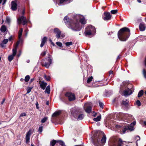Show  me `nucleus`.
I'll return each mask as SVG.
<instances>
[{"instance_id":"nucleus-1","label":"nucleus","mask_w":146,"mask_h":146,"mask_svg":"<svg viewBox=\"0 0 146 146\" xmlns=\"http://www.w3.org/2000/svg\"><path fill=\"white\" fill-rule=\"evenodd\" d=\"M101 141L102 143L106 142V135L102 132H99L95 133L94 136L92 137V143L96 146H102L103 145L99 143L101 138L102 137Z\"/></svg>"},{"instance_id":"nucleus-2","label":"nucleus","mask_w":146,"mask_h":146,"mask_svg":"<svg viewBox=\"0 0 146 146\" xmlns=\"http://www.w3.org/2000/svg\"><path fill=\"white\" fill-rule=\"evenodd\" d=\"M130 34V30L127 27L120 29L118 32L117 35L119 39L121 41H126Z\"/></svg>"},{"instance_id":"nucleus-3","label":"nucleus","mask_w":146,"mask_h":146,"mask_svg":"<svg viewBox=\"0 0 146 146\" xmlns=\"http://www.w3.org/2000/svg\"><path fill=\"white\" fill-rule=\"evenodd\" d=\"M96 32V30L94 27L89 26L86 29L84 32L85 35L86 36L93 35Z\"/></svg>"},{"instance_id":"nucleus-4","label":"nucleus","mask_w":146,"mask_h":146,"mask_svg":"<svg viewBox=\"0 0 146 146\" xmlns=\"http://www.w3.org/2000/svg\"><path fill=\"white\" fill-rule=\"evenodd\" d=\"M82 112L80 109H77L74 113V117L77 118L78 120H82L84 117V115L83 114H80Z\"/></svg>"},{"instance_id":"nucleus-5","label":"nucleus","mask_w":146,"mask_h":146,"mask_svg":"<svg viewBox=\"0 0 146 146\" xmlns=\"http://www.w3.org/2000/svg\"><path fill=\"white\" fill-rule=\"evenodd\" d=\"M70 28L74 30L79 31L80 30L81 27L79 25L78 23H73L70 25Z\"/></svg>"},{"instance_id":"nucleus-6","label":"nucleus","mask_w":146,"mask_h":146,"mask_svg":"<svg viewBox=\"0 0 146 146\" xmlns=\"http://www.w3.org/2000/svg\"><path fill=\"white\" fill-rule=\"evenodd\" d=\"M17 20L18 23L19 24H20L22 23L23 25H25L27 24V22L26 17L23 16L20 17Z\"/></svg>"},{"instance_id":"nucleus-7","label":"nucleus","mask_w":146,"mask_h":146,"mask_svg":"<svg viewBox=\"0 0 146 146\" xmlns=\"http://www.w3.org/2000/svg\"><path fill=\"white\" fill-rule=\"evenodd\" d=\"M85 111L88 113H90L92 109V106L88 103L85 104L84 106Z\"/></svg>"},{"instance_id":"nucleus-8","label":"nucleus","mask_w":146,"mask_h":146,"mask_svg":"<svg viewBox=\"0 0 146 146\" xmlns=\"http://www.w3.org/2000/svg\"><path fill=\"white\" fill-rule=\"evenodd\" d=\"M66 96L68 97L69 101H72L75 99V97L74 94L70 92H67L65 94Z\"/></svg>"},{"instance_id":"nucleus-9","label":"nucleus","mask_w":146,"mask_h":146,"mask_svg":"<svg viewBox=\"0 0 146 146\" xmlns=\"http://www.w3.org/2000/svg\"><path fill=\"white\" fill-rule=\"evenodd\" d=\"M56 142L59 143V144L61 145V146H65V145L64 143L62 141L58 140L56 141L54 139L53 140L50 142V146H54Z\"/></svg>"},{"instance_id":"nucleus-10","label":"nucleus","mask_w":146,"mask_h":146,"mask_svg":"<svg viewBox=\"0 0 146 146\" xmlns=\"http://www.w3.org/2000/svg\"><path fill=\"white\" fill-rule=\"evenodd\" d=\"M17 0H15L14 1H12L11 3V9L13 11H16L17 9Z\"/></svg>"},{"instance_id":"nucleus-11","label":"nucleus","mask_w":146,"mask_h":146,"mask_svg":"<svg viewBox=\"0 0 146 146\" xmlns=\"http://www.w3.org/2000/svg\"><path fill=\"white\" fill-rule=\"evenodd\" d=\"M54 32L56 34V36L57 38H60L61 32L58 29L55 28L54 29Z\"/></svg>"},{"instance_id":"nucleus-12","label":"nucleus","mask_w":146,"mask_h":146,"mask_svg":"<svg viewBox=\"0 0 146 146\" xmlns=\"http://www.w3.org/2000/svg\"><path fill=\"white\" fill-rule=\"evenodd\" d=\"M104 17L103 19L105 21L109 20L111 19V16L110 13L109 12H105L104 13Z\"/></svg>"},{"instance_id":"nucleus-13","label":"nucleus","mask_w":146,"mask_h":146,"mask_svg":"<svg viewBox=\"0 0 146 146\" xmlns=\"http://www.w3.org/2000/svg\"><path fill=\"white\" fill-rule=\"evenodd\" d=\"M12 54L9 56L8 57V60L10 62L13 59L14 57L16 55L17 52L14 50H12Z\"/></svg>"},{"instance_id":"nucleus-14","label":"nucleus","mask_w":146,"mask_h":146,"mask_svg":"<svg viewBox=\"0 0 146 146\" xmlns=\"http://www.w3.org/2000/svg\"><path fill=\"white\" fill-rule=\"evenodd\" d=\"M125 119L127 120V121L129 122L132 121L134 119V117L131 115L126 114L125 115Z\"/></svg>"},{"instance_id":"nucleus-15","label":"nucleus","mask_w":146,"mask_h":146,"mask_svg":"<svg viewBox=\"0 0 146 146\" xmlns=\"http://www.w3.org/2000/svg\"><path fill=\"white\" fill-rule=\"evenodd\" d=\"M31 135V131H29L26 133L25 139L26 142V143H28L29 142L30 136Z\"/></svg>"},{"instance_id":"nucleus-16","label":"nucleus","mask_w":146,"mask_h":146,"mask_svg":"<svg viewBox=\"0 0 146 146\" xmlns=\"http://www.w3.org/2000/svg\"><path fill=\"white\" fill-rule=\"evenodd\" d=\"M132 91L130 89L127 88L123 92L124 95L127 96L131 94L132 93Z\"/></svg>"},{"instance_id":"nucleus-17","label":"nucleus","mask_w":146,"mask_h":146,"mask_svg":"<svg viewBox=\"0 0 146 146\" xmlns=\"http://www.w3.org/2000/svg\"><path fill=\"white\" fill-rule=\"evenodd\" d=\"M126 114L122 113H121L117 115V116L119 118L121 119V120H124L125 119V115Z\"/></svg>"},{"instance_id":"nucleus-18","label":"nucleus","mask_w":146,"mask_h":146,"mask_svg":"<svg viewBox=\"0 0 146 146\" xmlns=\"http://www.w3.org/2000/svg\"><path fill=\"white\" fill-rule=\"evenodd\" d=\"M140 30L141 31H144L146 28L145 25L143 23H141L139 26Z\"/></svg>"},{"instance_id":"nucleus-19","label":"nucleus","mask_w":146,"mask_h":146,"mask_svg":"<svg viewBox=\"0 0 146 146\" xmlns=\"http://www.w3.org/2000/svg\"><path fill=\"white\" fill-rule=\"evenodd\" d=\"M40 86L41 88L43 90L45 89L46 86L47 85V83L44 82V81H42L41 83H40Z\"/></svg>"},{"instance_id":"nucleus-20","label":"nucleus","mask_w":146,"mask_h":146,"mask_svg":"<svg viewBox=\"0 0 146 146\" xmlns=\"http://www.w3.org/2000/svg\"><path fill=\"white\" fill-rule=\"evenodd\" d=\"M47 39V37L46 36H44L43 38L42 39L41 43L40 45L41 47H42L43 46L44 44L46 41Z\"/></svg>"},{"instance_id":"nucleus-21","label":"nucleus","mask_w":146,"mask_h":146,"mask_svg":"<svg viewBox=\"0 0 146 146\" xmlns=\"http://www.w3.org/2000/svg\"><path fill=\"white\" fill-rule=\"evenodd\" d=\"M42 66H45L46 68H48L49 67L50 65V63H47L46 62H45L44 63L43 62H42Z\"/></svg>"},{"instance_id":"nucleus-22","label":"nucleus","mask_w":146,"mask_h":146,"mask_svg":"<svg viewBox=\"0 0 146 146\" xmlns=\"http://www.w3.org/2000/svg\"><path fill=\"white\" fill-rule=\"evenodd\" d=\"M19 39V40L17 41V43L15 45V46L14 47V48L13 49V50H15L17 52V48L20 42V41L21 40V39Z\"/></svg>"},{"instance_id":"nucleus-23","label":"nucleus","mask_w":146,"mask_h":146,"mask_svg":"<svg viewBox=\"0 0 146 146\" xmlns=\"http://www.w3.org/2000/svg\"><path fill=\"white\" fill-rule=\"evenodd\" d=\"M60 111H56L52 115V117H56L59 115L60 114Z\"/></svg>"},{"instance_id":"nucleus-24","label":"nucleus","mask_w":146,"mask_h":146,"mask_svg":"<svg viewBox=\"0 0 146 146\" xmlns=\"http://www.w3.org/2000/svg\"><path fill=\"white\" fill-rule=\"evenodd\" d=\"M45 93H47L48 94H49L50 92V88L49 86H47L46 90L45 91Z\"/></svg>"},{"instance_id":"nucleus-25","label":"nucleus","mask_w":146,"mask_h":146,"mask_svg":"<svg viewBox=\"0 0 146 146\" xmlns=\"http://www.w3.org/2000/svg\"><path fill=\"white\" fill-rule=\"evenodd\" d=\"M0 30L2 32H5L6 30V28L5 26L4 25H3L1 26Z\"/></svg>"},{"instance_id":"nucleus-26","label":"nucleus","mask_w":146,"mask_h":146,"mask_svg":"<svg viewBox=\"0 0 146 146\" xmlns=\"http://www.w3.org/2000/svg\"><path fill=\"white\" fill-rule=\"evenodd\" d=\"M101 119V115H100L98 116L97 117L93 119V120L96 121H98L100 120Z\"/></svg>"},{"instance_id":"nucleus-27","label":"nucleus","mask_w":146,"mask_h":146,"mask_svg":"<svg viewBox=\"0 0 146 146\" xmlns=\"http://www.w3.org/2000/svg\"><path fill=\"white\" fill-rule=\"evenodd\" d=\"M80 21L83 24H86L85 19L84 18H80Z\"/></svg>"},{"instance_id":"nucleus-28","label":"nucleus","mask_w":146,"mask_h":146,"mask_svg":"<svg viewBox=\"0 0 146 146\" xmlns=\"http://www.w3.org/2000/svg\"><path fill=\"white\" fill-rule=\"evenodd\" d=\"M23 30L22 29H21L19 31V36L18 37L19 39H21V37L22 35Z\"/></svg>"},{"instance_id":"nucleus-29","label":"nucleus","mask_w":146,"mask_h":146,"mask_svg":"<svg viewBox=\"0 0 146 146\" xmlns=\"http://www.w3.org/2000/svg\"><path fill=\"white\" fill-rule=\"evenodd\" d=\"M143 94V90L140 91L138 93V97H140L142 96Z\"/></svg>"},{"instance_id":"nucleus-30","label":"nucleus","mask_w":146,"mask_h":146,"mask_svg":"<svg viewBox=\"0 0 146 146\" xmlns=\"http://www.w3.org/2000/svg\"><path fill=\"white\" fill-rule=\"evenodd\" d=\"M44 77L45 80L47 81H49L50 80V78L49 76H47L45 75H44Z\"/></svg>"},{"instance_id":"nucleus-31","label":"nucleus","mask_w":146,"mask_h":146,"mask_svg":"<svg viewBox=\"0 0 146 146\" xmlns=\"http://www.w3.org/2000/svg\"><path fill=\"white\" fill-rule=\"evenodd\" d=\"M127 100L126 99L123 100V101L122 104L124 105L125 106H127L128 105L127 102Z\"/></svg>"},{"instance_id":"nucleus-32","label":"nucleus","mask_w":146,"mask_h":146,"mask_svg":"<svg viewBox=\"0 0 146 146\" xmlns=\"http://www.w3.org/2000/svg\"><path fill=\"white\" fill-rule=\"evenodd\" d=\"M51 56L50 55H49L48 57V59H47L48 61L49 62L48 63H50V64H51L52 63V59L50 58Z\"/></svg>"},{"instance_id":"nucleus-33","label":"nucleus","mask_w":146,"mask_h":146,"mask_svg":"<svg viewBox=\"0 0 146 146\" xmlns=\"http://www.w3.org/2000/svg\"><path fill=\"white\" fill-rule=\"evenodd\" d=\"M30 76L29 75H27L25 77V81L26 82H27L29 81V80L30 79Z\"/></svg>"},{"instance_id":"nucleus-34","label":"nucleus","mask_w":146,"mask_h":146,"mask_svg":"<svg viewBox=\"0 0 146 146\" xmlns=\"http://www.w3.org/2000/svg\"><path fill=\"white\" fill-rule=\"evenodd\" d=\"M48 119L47 117H44L41 120V122L42 123H44Z\"/></svg>"},{"instance_id":"nucleus-35","label":"nucleus","mask_w":146,"mask_h":146,"mask_svg":"<svg viewBox=\"0 0 146 146\" xmlns=\"http://www.w3.org/2000/svg\"><path fill=\"white\" fill-rule=\"evenodd\" d=\"M93 78L92 76H91L87 80V83H90L92 81Z\"/></svg>"},{"instance_id":"nucleus-36","label":"nucleus","mask_w":146,"mask_h":146,"mask_svg":"<svg viewBox=\"0 0 146 146\" xmlns=\"http://www.w3.org/2000/svg\"><path fill=\"white\" fill-rule=\"evenodd\" d=\"M143 74L144 78H146V71L145 69L143 70Z\"/></svg>"},{"instance_id":"nucleus-37","label":"nucleus","mask_w":146,"mask_h":146,"mask_svg":"<svg viewBox=\"0 0 146 146\" xmlns=\"http://www.w3.org/2000/svg\"><path fill=\"white\" fill-rule=\"evenodd\" d=\"M72 42H68L66 43L65 44L66 46H68L72 45Z\"/></svg>"},{"instance_id":"nucleus-38","label":"nucleus","mask_w":146,"mask_h":146,"mask_svg":"<svg viewBox=\"0 0 146 146\" xmlns=\"http://www.w3.org/2000/svg\"><path fill=\"white\" fill-rule=\"evenodd\" d=\"M117 12V10H113L111 11V13L114 14H115Z\"/></svg>"},{"instance_id":"nucleus-39","label":"nucleus","mask_w":146,"mask_h":146,"mask_svg":"<svg viewBox=\"0 0 146 146\" xmlns=\"http://www.w3.org/2000/svg\"><path fill=\"white\" fill-rule=\"evenodd\" d=\"M119 143H118L117 146H121V145L122 143V140L121 139H119Z\"/></svg>"},{"instance_id":"nucleus-40","label":"nucleus","mask_w":146,"mask_h":146,"mask_svg":"<svg viewBox=\"0 0 146 146\" xmlns=\"http://www.w3.org/2000/svg\"><path fill=\"white\" fill-rule=\"evenodd\" d=\"M64 20L65 23L68 22L69 20L68 18V17L67 16H66L65 17L64 19Z\"/></svg>"},{"instance_id":"nucleus-41","label":"nucleus","mask_w":146,"mask_h":146,"mask_svg":"<svg viewBox=\"0 0 146 146\" xmlns=\"http://www.w3.org/2000/svg\"><path fill=\"white\" fill-rule=\"evenodd\" d=\"M6 22L9 23L11 22V19L9 17H7L6 18Z\"/></svg>"},{"instance_id":"nucleus-42","label":"nucleus","mask_w":146,"mask_h":146,"mask_svg":"<svg viewBox=\"0 0 146 146\" xmlns=\"http://www.w3.org/2000/svg\"><path fill=\"white\" fill-rule=\"evenodd\" d=\"M8 39H4L2 41V42L4 44H6L8 42Z\"/></svg>"},{"instance_id":"nucleus-43","label":"nucleus","mask_w":146,"mask_h":146,"mask_svg":"<svg viewBox=\"0 0 146 146\" xmlns=\"http://www.w3.org/2000/svg\"><path fill=\"white\" fill-rule=\"evenodd\" d=\"M136 104L138 106H140L141 105V103L139 100H137L136 102Z\"/></svg>"},{"instance_id":"nucleus-44","label":"nucleus","mask_w":146,"mask_h":146,"mask_svg":"<svg viewBox=\"0 0 146 146\" xmlns=\"http://www.w3.org/2000/svg\"><path fill=\"white\" fill-rule=\"evenodd\" d=\"M56 44L57 45L60 47L62 46V44L61 42H56Z\"/></svg>"},{"instance_id":"nucleus-45","label":"nucleus","mask_w":146,"mask_h":146,"mask_svg":"<svg viewBox=\"0 0 146 146\" xmlns=\"http://www.w3.org/2000/svg\"><path fill=\"white\" fill-rule=\"evenodd\" d=\"M133 127H128L127 128V129L129 130L130 131H133V130L134 129Z\"/></svg>"},{"instance_id":"nucleus-46","label":"nucleus","mask_w":146,"mask_h":146,"mask_svg":"<svg viewBox=\"0 0 146 146\" xmlns=\"http://www.w3.org/2000/svg\"><path fill=\"white\" fill-rule=\"evenodd\" d=\"M127 130V128H124V129H123L122 130V131H121V132H122V133H122V134H124L125 133L126 131Z\"/></svg>"},{"instance_id":"nucleus-47","label":"nucleus","mask_w":146,"mask_h":146,"mask_svg":"<svg viewBox=\"0 0 146 146\" xmlns=\"http://www.w3.org/2000/svg\"><path fill=\"white\" fill-rule=\"evenodd\" d=\"M99 105L102 108H103L104 104L103 103L101 102H99Z\"/></svg>"},{"instance_id":"nucleus-48","label":"nucleus","mask_w":146,"mask_h":146,"mask_svg":"<svg viewBox=\"0 0 146 146\" xmlns=\"http://www.w3.org/2000/svg\"><path fill=\"white\" fill-rule=\"evenodd\" d=\"M26 113H21L20 115V117H23V116H25L26 115Z\"/></svg>"},{"instance_id":"nucleus-49","label":"nucleus","mask_w":146,"mask_h":146,"mask_svg":"<svg viewBox=\"0 0 146 146\" xmlns=\"http://www.w3.org/2000/svg\"><path fill=\"white\" fill-rule=\"evenodd\" d=\"M32 88L30 87L27 89V93H29L31 91Z\"/></svg>"},{"instance_id":"nucleus-50","label":"nucleus","mask_w":146,"mask_h":146,"mask_svg":"<svg viewBox=\"0 0 146 146\" xmlns=\"http://www.w3.org/2000/svg\"><path fill=\"white\" fill-rule=\"evenodd\" d=\"M42 127L41 126L39 127L38 129V131L40 132L41 133L42 132Z\"/></svg>"},{"instance_id":"nucleus-51","label":"nucleus","mask_w":146,"mask_h":146,"mask_svg":"<svg viewBox=\"0 0 146 146\" xmlns=\"http://www.w3.org/2000/svg\"><path fill=\"white\" fill-rule=\"evenodd\" d=\"M46 53V51H43V52L41 54V55L42 56H44Z\"/></svg>"},{"instance_id":"nucleus-52","label":"nucleus","mask_w":146,"mask_h":146,"mask_svg":"<svg viewBox=\"0 0 146 146\" xmlns=\"http://www.w3.org/2000/svg\"><path fill=\"white\" fill-rule=\"evenodd\" d=\"M49 41H50V42L51 43V44L53 45V46H54L55 45V44L54 43L52 42V40H51V39L49 38Z\"/></svg>"},{"instance_id":"nucleus-53","label":"nucleus","mask_w":146,"mask_h":146,"mask_svg":"<svg viewBox=\"0 0 146 146\" xmlns=\"http://www.w3.org/2000/svg\"><path fill=\"white\" fill-rule=\"evenodd\" d=\"M137 137H138V138L139 139H138L137 140V141H136V145H137V144H138V143H137V141L138 140H140V137H139V136H138V135L137 136H136V139H137Z\"/></svg>"},{"instance_id":"nucleus-54","label":"nucleus","mask_w":146,"mask_h":146,"mask_svg":"<svg viewBox=\"0 0 146 146\" xmlns=\"http://www.w3.org/2000/svg\"><path fill=\"white\" fill-rule=\"evenodd\" d=\"M5 44H4L3 42H2L0 44V46L2 47H5Z\"/></svg>"},{"instance_id":"nucleus-55","label":"nucleus","mask_w":146,"mask_h":146,"mask_svg":"<svg viewBox=\"0 0 146 146\" xmlns=\"http://www.w3.org/2000/svg\"><path fill=\"white\" fill-rule=\"evenodd\" d=\"M93 115L94 116V117H95L96 115V113H95L94 111H93Z\"/></svg>"},{"instance_id":"nucleus-56","label":"nucleus","mask_w":146,"mask_h":146,"mask_svg":"<svg viewBox=\"0 0 146 146\" xmlns=\"http://www.w3.org/2000/svg\"><path fill=\"white\" fill-rule=\"evenodd\" d=\"M34 79H35L34 78H32L31 79L30 81V82H33L34 80Z\"/></svg>"},{"instance_id":"nucleus-57","label":"nucleus","mask_w":146,"mask_h":146,"mask_svg":"<svg viewBox=\"0 0 146 146\" xmlns=\"http://www.w3.org/2000/svg\"><path fill=\"white\" fill-rule=\"evenodd\" d=\"M5 99H4L3 100V101L2 102H1V104L2 105L3 103H4V102H5Z\"/></svg>"},{"instance_id":"nucleus-58","label":"nucleus","mask_w":146,"mask_h":146,"mask_svg":"<svg viewBox=\"0 0 146 146\" xmlns=\"http://www.w3.org/2000/svg\"><path fill=\"white\" fill-rule=\"evenodd\" d=\"M113 73V71L112 70H110L109 71V74H112Z\"/></svg>"},{"instance_id":"nucleus-59","label":"nucleus","mask_w":146,"mask_h":146,"mask_svg":"<svg viewBox=\"0 0 146 146\" xmlns=\"http://www.w3.org/2000/svg\"><path fill=\"white\" fill-rule=\"evenodd\" d=\"M38 103H37L36 104V108L37 109H38L39 108V107H38Z\"/></svg>"},{"instance_id":"nucleus-60","label":"nucleus","mask_w":146,"mask_h":146,"mask_svg":"<svg viewBox=\"0 0 146 146\" xmlns=\"http://www.w3.org/2000/svg\"><path fill=\"white\" fill-rule=\"evenodd\" d=\"M135 124H136V122L135 121H134L132 123H131V124H133V125H134Z\"/></svg>"},{"instance_id":"nucleus-61","label":"nucleus","mask_w":146,"mask_h":146,"mask_svg":"<svg viewBox=\"0 0 146 146\" xmlns=\"http://www.w3.org/2000/svg\"><path fill=\"white\" fill-rule=\"evenodd\" d=\"M46 105L48 106L49 105V102L48 101H47L46 102Z\"/></svg>"},{"instance_id":"nucleus-62","label":"nucleus","mask_w":146,"mask_h":146,"mask_svg":"<svg viewBox=\"0 0 146 146\" xmlns=\"http://www.w3.org/2000/svg\"><path fill=\"white\" fill-rule=\"evenodd\" d=\"M7 0H4L3 2V5L6 2Z\"/></svg>"},{"instance_id":"nucleus-63","label":"nucleus","mask_w":146,"mask_h":146,"mask_svg":"<svg viewBox=\"0 0 146 146\" xmlns=\"http://www.w3.org/2000/svg\"><path fill=\"white\" fill-rule=\"evenodd\" d=\"M61 36L62 38H64V37L65 35L64 34H62Z\"/></svg>"},{"instance_id":"nucleus-64","label":"nucleus","mask_w":146,"mask_h":146,"mask_svg":"<svg viewBox=\"0 0 146 146\" xmlns=\"http://www.w3.org/2000/svg\"><path fill=\"white\" fill-rule=\"evenodd\" d=\"M25 10L24 9L23 10V11H22V13L23 14V15H24V14H25Z\"/></svg>"}]
</instances>
